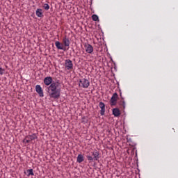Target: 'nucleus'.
I'll return each mask as SVG.
<instances>
[{
    "mask_svg": "<svg viewBox=\"0 0 178 178\" xmlns=\"http://www.w3.org/2000/svg\"><path fill=\"white\" fill-rule=\"evenodd\" d=\"M99 106L100 108V115L102 116H104V115H105V104H104V102H100L99 104Z\"/></svg>",
    "mask_w": 178,
    "mask_h": 178,
    "instance_id": "nucleus-10",
    "label": "nucleus"
},
{
    "mask_svg": "<svg viewBox=\"0 0 178 178\" xmlns=\"http://www.w3.org/2000/svg\"><path fill=\"white\" fill-rule=\"evenodd\" d=\"M28 176H34V172H33V169L27 170Z\"/></svg>",
    "mask_w": 178,
    "mask_h": 178,
    "instance_id": "nucleus-17",
    "label": "nucleus"
},
{
    "mask_svg": "<svg viewBox=\"0 0 178 178\" xmlns=\"http://www.w3.org/2000/svg\"><path fill=\"white\" fill-rule=\"evenodd\" d=\"M120 105L123 106V108H124V106L126 105V103L124 102V101H122V102H120Z\"/></svg>",
    "mask_w": 178,
    "mask_h": 178,
    "instance_id": "nucleus-20",
    "label": "nucleus"
},
{
    "mask_svg": "<svg viewBox=\"0 0 178 178\" xmlns=\"http://www.w3.org/2000/svg\"><path fill=\"white\" fill-rule=\"evenodd\" d=\"M84 47L86 52H87V54H92V52H94V47H92V45L90 44H85Z\"/></svg>",
    "mask_w": 178,
    "mask_h": 178,
    "instance_id": "nucleus-7",
    "label": "nucleus"
},
{
    "mask_svg": "<svg viewBox=\"0 0 178 178\" xmlns=\"http://www.w3.org/2000/svg\"><path fill=\"white\" fill-rule=\"evenodd\" d=\"M55 45H56L57 49H61L63 51H66V47H63V44H62L60 42L56 41L55 42Z\"/></svg>",
    "mask_w": 178,
    "mask_h": 178,
    "instance_id": "nucleus-12",
    "label": "nucleus"
},
{
    "mask_svg": "<svg viewBox=\"0 0 178 178\" xmlns=\"http://www.w3.org/2000/svg\"><path fill=\"white\" fill-rule=\"evenodd\" d=\"M52 77L51 76H47V77H45L44 79V83L45 86H51V84H52Z\"/></svg>",
    "mask_w": 178,
    "mask_h": 178,
    "instance_id": "nucleus-11",
    "label": "nucleus"
},
{
    "mask_svg": "<svg viewBox=\"0 0 178 178\" xmlns=\"http://www.w3.org/2000/svg\"><path fill=\"white\" fill-rule=\"evenodd\" d=\"M67 1H70V0H67Z\"/></svg>",
    "mask_w": 178,
    "mask_h": 178,
    "instance_id": "nucleus-22",
    "label": "nucleus"
},
{
    "mask_svg": "<svg viewBox=\"0 0 178 178\" xmlns=\"http://www.w3.org/2000/svg\"><path fill=\"white\" fill-rule=\"evenodd\" d=\"M35 15L38 17H44V15H42V9L38 8L36 10Z\"/></svg>",
    "mask_w": 178,
    "mask_h": 178,
    "instance_id": "nucleus-13",
    "label": "nucleus"
},
{
    "mask_svg": "<svg viewBox=\"0 0 178 178\" xmlns=\"http://www.w3.org/2000/svg\"><path fill=\"white\" fill-rule=\"evenodd\" d=\"M92 19L94 22H98L99 20V18L98 17V15H92Z\"/></svg>",
    "mask_w": 178,
    "mask_h": 178,
    "instance_id": "nucleus-16",
    "label": "nucleus"
},
{
    "mask_svg": "<svg viewBox=\"0 0 178 178\" xmlns=\"http://www.w3.org/2000/svg\"><path fill=\"white\" fill-rule=\"evenodd\" d=\"M46 91L50 98L58 99L60 97V88L58 82H53L49 86L47 87Z\"/></svg>",
    "mask_w": 178,
    "mask_h": 178,
    "instance_id": "nucleus-1",
    "label": "nucleus"
},
{
    "mask_svg": "<svg viewBox=\"0 0 178 178\" xmlns=\"http://www.w3.org/2000/svg\"><path fill=\"white\" fill-rule=\"evenodd\" d=\"M64 66L66 70H72L73 69V62L70 59L65 60Z\"/></svg>",
    "mask_w": 178,
    "mask_h": 178,
    "instance_id": "nucleus-6",
    "label": "nucleus"
},
{
    "mask_svg": "<svg viewBox=\"0 0 178 178\" xmlns=\"http://www.w3.org/2000/svg\"><path fill=\"white\" fill-rule=\"evenodd\" d=\"M91 154L93 157L91 155H87L86 158L88 161L92 162V161H98V159H99V152H98V151L95 150L92 152Z\"/></svg>",
    "mask_w": 178,
    "mask_h": 178,
    "instance_id": "nucleus-2",
    "label": "nucleus"
},
{
    "mask_svg": "<svg viewBox=\"0 0 178 178\" xmlns=\"http://www.w3.org/2000/svg\"><path fill=\"white\" fill-rule=\"evenodd\" d=\"M43 8L44 9H45L46 10H49V5L48 3H44L43 5Z\"/></svg>",
    "mask_w": 178,
    "mask_h": 178,
    "instance_id": "nucleus-18",
    "label": "nucleus"
},
{
    "mask_svg": "<svg viewBox=\"0 0 178 178\" xmlns=\"http://www.w3.org/2000/svg\"><path fill=\"white\" fill-rule=\"evenodd\" d=\"M118 99H119V95L116 92L113 93L110 100V105L111 106H115V105L118 104Z\"/></svg>",
    "mask_w": 178,
    "mask_h": 178,
    "instance_id": "nucleus-5",
    "label": "nucleus"
},
{
    "mask_svg": "<svg viewBox=\"0 0 178 178\" xmlns=\"http://www.w3.org/2000/svg\"><path fill=\"white\" fill-rule=\"evenodd\" d=\"M79 86L82 88H88V87H90V81L85 78H83L79 80Z\"/></svg>",
    "mask_w": 178,
    "mask_h": 178,
    "instance_id": "nucleus-3",
    "label": "nucleus"
},
{
    "mask_svg": "<svg viewBox=\"0 0 178 178\" xmlns=\"http://www.w3.org/2000/svg\"><path fill=\"white\" fill-rule=\"evenodd\" d=\"M38 137L37 136V134H33L32 135H28L25 137L24 139V143H26L29 144L31 141H33V140H37Z\"/></svg>",
    "mask_w": 178,
    "mask_h": 178,
    "instance_id": "nucleus-4",
    "label": "nucleus"
},
{
    "mask_svg": "<svg viewBox=\"0 0 178 178\" xmlns=\"http://www.w3.org/2000/svg\"><path fill=\"white\" fill-rule=\"evenodd\" d=\"M63 44H64L65 48L67 47L66 49V51L69 50V47H70V40L67 38V36H65L63 38Z\"/></svg>",
    "mask_w": 178,
    "mask_h": 178,
    "instance_id": "nucleus-8",
    "label": "nucleus"
},
{
    "mask_svg": "<svg viewBox=\"0 0 178 178\" xmlns=\"http://www.w3.org/2000/svg\"><path fill=\"white\" fill-rule=\"evenodd\" d=\"M76 162H78V163L84 162V156H83V154H79L76 159Z\"/></svg>",
    "mask_w": 178,
    "mask_h": 178,
    "instance_id": "nucleus-15",
    "label": "nucleus"
},
{
    "mask_svg": "<svg viewBox=\"0 0 178 178\" xmlns=\"http://www.w3.org/2000/svg\"><path fill=\"white\" fill-rule=\"evenodd\" d=\"M35 91L36 92H38L40 97H44V91L42 90V88H41V86L36 85Z\"/></svg>",
    "mask_w": 178,
    "mask_h": 178,
    "instance_id": "nucleus-9",
    "label": "nucleus"
},
{
    "mask_svg": "<svg viewBox=\"0 0 178 178\" xmlns=\"http://www.w3.org/2000/svg\"><path fill=\"white\" fill-rule=\"evenodd\" d=\"M120 97H121V98H122V93H120Z\"/></svg>",
    "mask_w": 178,
    "mask_h": 178,
    "instance_id": "nucleus-21",
    "label": "nucleus"
},
{
    "mask_svg": "<svg viewBox=\"0 0 178 178\" xmlns=\"http://www.w3.org/2000/svg\"><path fill=\"white\" fill-rule=\"evenodd\" d=\"M113 115H114L115 118L120 116V110H119V108H113Z\"/></svg>",
    "mask_w": 178,
    "mask_h": 178,
    "instance_id": "nucleus-14",
    "label": "nucleus"
},
{
    "mask_svg": "<svg viewBox=\"0 0 178 178\" xmlns=\"http://www.w3.org/2000/svg\"><path fill=\"white\" fill-rule=\"evenodd\" d=\"M5 73V70L3 69L2 67H0V74L2 76Z\"/></svg>",
    "mask_w": 178,
    "mask_h": 178,
    "instance_id": "nucleus-19",
    "label": "nucleus"
}]
</instances>
